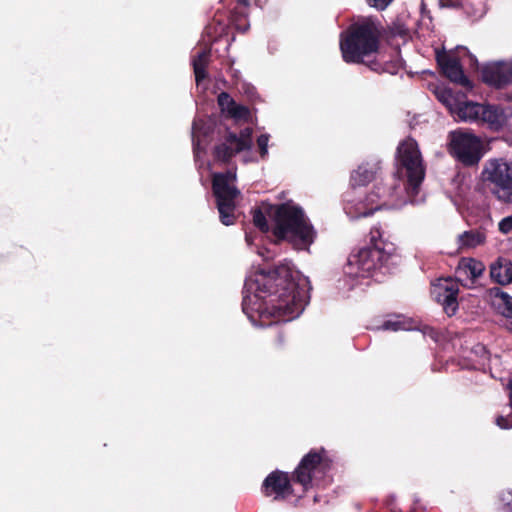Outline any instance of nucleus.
Listing matches in <instances>:
<instances>
[{
	"label": "nucleus",
	"mask_w": 512,
	"mask_h": 512,
	"mask_svg": "<svg viewBox=\"0 0 512 512\" xmlns=\"http://www.w3.org/2000/svg\"><path fill=\"white\" fill-rule=\"evenodd\" d=\"M481 78L491 87L503 88L512 84V65L502 62L486 65L481 70Z\"/></svg>",
	"instance_id": "obj_13"
},
{
	"label": "nucleus",
	"mask_w": 512,
	"mask_h": 512,
	"mask_svg": "<svg viewBox=\"0 0 512 512\" xmlns=\"http://www.w3.org/2000/svg\"><path fill=\"white\" fill-rule=\"evenodd\" d=\"M266 214L272 221L271 231L278 241L285 240L297 250H309L317 232L299 205L292 201L269 205Z\"/></svg>",
	"instance_id": "obj_3"
},
{
	"label": "nucleus",
	"mask_w": 512,
	"mask_h": 512,
	"mask_svg": "<svg viewBox=\"0 0 512 512\" xmlns=\"http://www.w3.org/2000/svg\"><path fill=\"white\" fill-rule=\"evenodd\" d=\"M229 20L237 31L241 33L246 32L249 29L248 9L235 6L230 12Z\"/></svg>",
	"instance_id": "obj_24"
},
{
	"label": "nucleus",
	"mask_w": 512,
	"mask_h": 512,
	"mask_svg": "<svg viewBox=\"0 0 512 512\" xmlns=\"http://www.w3.org/2000/svg\"><path fill=\"white\" fill-rule=\"evenodd\" d=\"M448 152L466 167L479 163L483 156L481 139L473 133L458 129L448 135Z\"/></svg>",
	"instance_id": "obj_7"
},
{
	"label": "nucleus",
	"mask_w": 512,
	"mask_h": 512,
	"mask_svg": "<svg viewBox=\"0 0 512 512\" xmlns=\"http://www.w3.org/2000/svg\"><path fill=\"white\" fill-rule=\"evenodd\" d=\"M496 424L502 428V429H507L509 428V425H508V420L507 418L503 417V416H498L496 418Z\"/></svg>",
	"instance_id": "obj_35"
},
{
	"label": "nucleus",
	"mask_w": 512,
	"mask_h": 512,
	"mask_svg": "<svg viewBox=\"0 0 512 512\" xmlns=\"http://www.w3.org/2000/svg\"><path fill=\"white\" fill-rule=\"evenodd\" d=\"M380 167L377 165L362 164L355 171L352 172L350 177V184L352 187L365 186L376 178Z\"/></svg>",
	"instance_id": "obj_19"
},
{
	"label": "nucleus",
	"mask_w": 512,
	"mask_h": 512,
	"mask_svg": "<svg viewBox=\"0 0 512 512\" xmlns=\"http://www.w3.org/2000/svg\"><path fill=\"white\" fill-rule=\"evenodd\" d=\"M485 271V265L473 258H462L456 268L455 274L457 282L470 280L471 283L482 275Z\"/></svg>",
	"instance_id": "obj_16"
},
{
	"label": "nucleus",
	"mask_w": 512,
	"mask_h": 512,
	"mask_svg": "<svg viewBox=\"0 0 512 512\" xmlns=\"http://www.w3.org/2000/svg\"><path fill=\"white\" fill-rule=\"evenodd\" d=\"M262 489L266 496L275 494V499L285 498L293 493L288 474L279 470L271 472L265 478Z\"/></svg>",
	"instance_id": "obj_14"
},
{
	"label": "nucleus",
	"mask_w": 512,
	"mask_h": 512,
	"mask_svg": "<svg viewBox=\"0 0 512 512\" xmlns=\"http://www.w3.org/2000/svg\"><path fill=\"white\" fill-rule=\"evenodd\" d=\"M228 116L237 120H246L250 116V110L248 107L236 103L233 108L229 110Z\"/></svg>",
	"instance_id": "obj_30"
},
{
	"label": "nucleus",
	"mask_w": 512,
	"mask_h": 512,
	"mask_svg": "<svg viewBox=\"0 0 512 512\" xmlns=\"http://www.w3.org/2000/svg\"><path fill=\"white\" fill-rule=\"evenodd\" d=\"M383 330H391L398 331L402 329H407L406 322L401 319V316L396 315L393 319H388L383 322L380 327Z\"/></svg>",
	"instance_id": "obj_27"
},
{
	"label": "nucleus",
	"mask_w": 512,
	"mask_h": 512,
	"mask_svg": "<svg viewBox=\"0 0 512 512\" xmlns=\"http://www.w3.org/2000/svg\"><path fill=\"white\" fill-rule=\"evenodd\" d=\"M468 2H470L469 0H440V3L443 7H458V6H461L462 8H464L468 13L472 14L473 16L477 15L478 12H480V8H475L473 7L472 8V11H469L468 10Z\"/></svg>",
	"instance_id": "obj_29"
},
{
	"label": "nucleus",
	"mask_w": 512,
	"mask_h": 512,
	"mask_svg": "<svg viewBox=\"0 0 512 512\" xmlns=\"http://www.w3.org/2000/svg\"><path fill=\"white\" fill-rule=\"evenodd\" d=\"M392 1L393 0H368V3L378 10H384Z\"/></svg>",
	"instance_id": "obj_34"
},
{
	"label": "nucleus",
	"mask_w": 512,
	"mask_h": 512,
	"mask_svg": "<svg viewBox=\"0 0 512 512\" xmlns=\"http://www.w3.org/2000/svg\"><path fill=\"white\" fill-rule=\"evenodd\" d=\"M325 450L321 448L319 450H310L300 461L299 465L293 473V480L296 483L301 484L305 489L312 482L313 472L322 463L324 458Z\"/></svg>",
	"instance_id": "obj_12"
},
{
	"label": "nucleus",
	"mask_w": 512,
	"mask_h": 512,
	"mask_svg": "<svg viewBox=\"0 0 512 512\" xmlns=\"http://www.w3.org/2000/svg\"><path fill=\"white\" fill-rule=\"evenodd\" d=\"M218 105L222 112L229 114V110L236 104L235 100L227 92H221L217 97Z\"/></svg>",
	"instance_id": "obj_28"
},
{
	"label": "nucleus",
	"mask_w": 512,
	"mask_h": 512,
	"mask_svg": "<svg viewBox=\"0 0 512 512\" xmlns=\"http://www.w3.org/2000/svg\"><path fill=\"white\" fill-rule=\"evenodd\" d=\"M434 300L439 303L443 311L449 316L456 314L458 310L459 286L457 281L451 279L440 280L431 290Z\"/></svg>",
	"instance_id": "obj_10"
},
{
	"label": "nucleus",
	"mask_w": 512,
	"mask_h": 512,
	"mask_svg": "<svg viewBox=\"0 0 512 512\" xmlns=\"http://www.w3.org/2000/svg\"><path fill=\"white\" fill-rule=\"evenodd\" d=\"M509 390H510V400L512 402V379L509 382Z\"/></svg>",
	"instance_id": "obj_37"
},
{
	"label": "nucleus",
	"mask_w": 512,
	"mask_h": 512,
	"mask_svg": "<svg viewBox=\"0 0 512 512\" xmlns=\"http://www.w3.org/2000/svg\"><path fill=\"white\" fill-rule=\"evenodd\" d=\"M249 0H237V3L235 6L245 7L246 9L249 8Z\"/></svg>",
	"instance_id": "obj_36"
},
{
	"label": "nucleus",
	"mask_w": 512,
	"mask_h": 512,
	"mask_svg": "<svg viewBox=\"0 0 512 512\" xmlns=\"http://www.w3.org/2000/svg\"><path fill=\"white\" fill-rule=\"evenodd\" d=\"M395 186L393 184H385L381 180L377 182L373 186V190L367 195L366 201L370 204H377L374 210L381 207L382 204H385L389 198H391L394 194ZM373 208L369 213H364L365 216L371 214Z\"/></svg>",
	"instance_id": "obj_18"
},
{
	"label": "nucleus",
	"mask_w": 512,
	"mask_h": 512,
	"mask_svg": "<svg viewBox=\"0 0 512 512\" xmlns=\"http://www.w3.org/2000/svg\"><path fill=\"white\" fill-rule=\"evenodd\" d=\"M499 231L503 234L512 232V215L503 218L498 225Z\"/></svg>",
	"instance_id": "obj_33"
},
{
	"label": "nucleus",
	"mask_w": 512,
	"mask_h": 512,
	"mask_svg": "<svg viewBox=\"0 0 512 512\" xmlns=\"http://www.w3.org/2000/svg\"><path fill=\"white\" fill-rule=\"evenodd\" d=\"M252 214H253V224L261 232L267 233L272 229V227L270 228V226L268 224L266 214L260 208H255L252 211Z\"/></svg>",
	"instance_id": "obj_26"
},
{
	"label": "nucleus",
	"mask_w": 512,
	"mask_h": 512,
	"mask_svg": "<svg viewBox=\"0 0 512 512\" xmlns=\"http://www.w3.org/2000/svg\"><path fill=\"white\" fill-rule=\"evenodd\" d=\"M252 133L250 127H245L239 134L226 130L223 141L213 149V156L216 161L228 164L238 153L250 150L252 147Z\"/></svg>",
	"instance_id": "obj_9"
},
{
	"label": "nucleus",
	"mask_w": 512,
	"mask_h": 512,
	"mask_svg": "<svg viewBox=\"0 0 512 512\" xmlns=\"http://www.w3.org/2000/svg\"><path fill=\"white\" fill-rule=\"evenodd\" d=\"M436 61L440 67L441 74L451 82L456 83L466 89H472L473 84L465 75L460 60L446 52L437 53Z\"/></svg>",
	"instance_id": "obj_11"
},
{
	"label": "nucleus",
	"mask_w": 512,
	"mask_h": 512,
	"mask_svg": "<svg viewBox=\"0 0 512 512\" xmlns=\"http://www.w3.org/2000/svg\"><path fill=\"white\" fill-rule=\"evenodd\" d=\"M492 305L503 316L512 318V297L498 287L490 289Z\"/></svg>",
	"instance_id": "obj_20"
},
{
	"label": "nucleus",
	"mask_w": 512,
	"mask_h": 512,
	"mask_svg": "<svg viewBox=\"0 0 512 512\" xmlns=\"http://www.w3.org/2000/svg\"><path fill=\"white\" fill-rule=\"evenodd\" d=\"M268 141H269V135L267 134H261L257 138V146L259 149V153L262 159H265L268 155Z\"/></svg>",
	"instance_id": "obj_32"
},
{
	"label": "nucleus",
	"mask_w": 512,
	"mask_h": 512,
	"mask_svg": "<svg viewBox=\"0 0 512 512\" xmlns=\"http://www.w3.org/2000/svg\"><path fill=\"white\" fill-rule=\"evenodd\" d=\"M384 234L385 231L380 225L373 226L369 233V244L351 255L349 262L368 273L394 264L397 257L396 246L388 239H384Z\"/></svg>",
	"instance_id": "obj_4"
},
{
	"label": "nucleus",
	"mask_w": 512,
	"mask_h": 512,
	"mask_svg": "<svg viewBox=\"0 0 512 512\" xmlns=\"http://www.w3.org/2000/svg\"><path fill=\"white\" fill-rule=\"evenodd\" d=\"M210 57L211 47H208L200 51L192 60V66L197 84L206 79L208 76L207 67L210 62Z\"/></svg>",
	"instance_id": "obj_21"
},
{
	"label": "nucleus",
	"mask_w": 512,
	"mask_h": 512,
	"mask_svg": "<svg viewBox=\"0 0 512 512\" xmlns=\"http://www.w3.org/2000/svg\"><path fill=\"white\" fill-rule=\"evenodd\" d=\"M208 132L205 130V131H202V128H200L199 126V123L194 121L193 122V127H192V142H193V148L194 150H196V148L199 146L200 144V135H203V136H207Z\"/></svg>",
	"instance_id": "obj_31"
},
{
	"label": "nucleus",
	"mask_w": 512,
	"mask_h": 512,
	"mask_svg": "<svg viewBox=\"0 0 512 512\" xmlns=\"http://www.w3.org/2000/svg\"><path fill=\"white\" fill-rule=\"evenodd\" d=\"M481 177L498 200L512 203V165L503 160H488Z\"/></svg>",
	"instance_id": "obj_8"
},
{
	"label": "nucleus",
	"mask_w": 512,
	"mask_h": 512,
	"mask_svg": "<svg viewBox=\"0 0 512 512\" xmlns=\"http://www.w3.org/2000/svg\"><path fill=\"white\" fill-rule=\"evenodd\" d=\"M385 25L373 16L359 18L341 34L340 51L347 64H362L376 73L396 74L398 61L380 59L381 41L384 40Z\"/></svg>",
	"instance_id": "obj_2"
},
{
	"label": "nucleus",
	"mask_w": 512,
	"mask_h": 512,
	"mask_svg": "<svg viewBox=\"0 0 512 512\" xmlns=\"http://www.w3.org/2000/svg\"><path fill=\"white\" fill-rule=\"evenodd\" d=\"M507 122L505 110L494 104H482L479 123L487 124L494 131L500 130Z\"/></svg>",
	"instance_id": "obj_15"
},
{
	"label": "nucleus",
	"mask_w": 512,
	"mask_h": 512,
	"mask_svg": "<svg viewBox=\"0 0 512 512\" xmlns=\"http://www.w3.org/2000/svg\"><path fill=\"white\" fill-rule=\"evenodd\" d=\"M490 277L500 285L512 283V261L505 257H498L490 265Z\"/></svg>",
	"instance_id": "obj_17"
},
{
	"label": "nucleus",
	"mask_w": 512,
	"mask_h": 512,
	"mask_svg": "<svg viewBox=\"0 0 512 512\" xmlns=\"http://www.w3.org/2000/svg\"><path fill=\"white\" fill-rule=\"evenodd\" d=\"M482 103L465 101L457 106L456 114L460 120L479 123Z\"/></svg>",
	"instance_id": "obj_22"
},
{
	"label": "nucleus",
	"mask_w": 512,
	"mask_h": 512,
	"mask_svg": "<svg viewBox=\"0 0 512 512\" xmlns=\"http://www.w3.org/2000/svg\"><path fill=\"white\" fill-rule=\"evenodd\" d=\"M484 241V234L475 230L465 231L459 235L460 247H476L477 245L484 243Z\"/></svg>",
	"instance_id": "obj_25"
},
{
	"label": "nucleus",
	"mask_w": 512,
	"mask_h": 512,
	"mask_svg": "<svg viewBox=\"0 0 512 512\" xmlns=\"http://www.w3.org/2000/svg\"><path fill=\"white\" fill-rule=\"evenodd\" d=\"M396 167L399 178H405V190L409 197L418 195L425 178V166L418 143L408 137L401 141L396 150Z\"/></svg>",
	"instance_id": "obj_5"
},
{
	"label": "nucleus",
	"mask_w": 512,
	"mask_h": 512,
	"mask_svg": "<svg viewBox=\"0 0 512 512\" xmlns=\"http://www.w3.org/2000/svg\"><path fill=\"white\" fill-rule=\"evenodd\" d=\"M409 37V28L401 17H396L390 25L385 26L384 40Z\"/></svg>",
	"instance_id": "obj_23"
},
{
	"label": "nucleus",
	"mask_w": 512,
	"mask_h": 512,
	"mask_svg": "<svg viewBox=\"0 0 512 512\" xmlns=\"http://www.w3.org/2000/svg\"><path fill=\"white\" fill-rule=\"evenodd\" d=\"M235 180L236 174L231 171L216 173L212 178V191L216 199L219 218L221 223L226 226L233 225L236 221L235 199L240 195V191L230 184Z\"/></svg>",
	"instance_id": "obj_6"
},
{
	"label": "nucleus",
	"mask_w": 512,
	"mask_h": 512,
	"mask_svg": "<svg viewBox=\"0 0 512 512\" xmlns=\"http://www.w3.org/2000/svg\"><path fill=\"white\" fill-rule=\"evenodd\" d=\"M245 287L254 290V301L248 295L242 300V311L252 322L292 320L302 313L309 300L308 279L295 271L288 260L271 269H261Z\"/></svg>",
	"instance_id": "obj_1"
}]
</instances>
